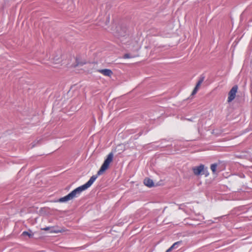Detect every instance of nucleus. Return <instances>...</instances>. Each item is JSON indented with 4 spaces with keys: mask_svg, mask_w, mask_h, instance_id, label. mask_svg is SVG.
<instances>
[{
    "mask_svg": "<svg viewBox=\"0 0 252 252\" xmlns=\"http://www.w3.org/2000/svg\"><path fill=\"white\" fill-rule=\"evenodd\" d=\"M182 241L175 242L166 251V252H170L173 249H177L178 246L182 244Z\"/></svg>",
    "mask_w": 252,
    "mask_h": 252,
    "instance_id": "obj_6",
    "label": "nucleus"
},
{
    "mask_svg": "<svg viewBox=\"0 0 252 252\" xmlns=\"http://www.w3.org/2000/svg\"><path fill=\"white\" fill-rule=\"evenodd\" d=\"M84 63H80L81 65H83Z\"/></svg>",
    "mask_w": 252,
    "mask_h": 252,
    "instance_id": "obj_17",
    "label": "nucleus"
},
{
    "mask_svg": "<svg viewBox=\"0 0 252 252\" xmlns=\"http://www.w3.org/2000/svg\"><path fill=\"white\" fill-rule=\"evenodd\" d=\"M144 184L145 186L150 188L153 187L154 185L153 180L149 178H145L144 180Z\"/></svg>",
    "mask_w": 252,
    "mask_h": 252,
    "instance_id": "obj_7",
    "label": "nucleus"
},
{
    "mask_svg": "<svg viewBox=\"0 0 252 252\" xmlns=\"http://www.w3.org/2000/svg\"><path fill=\"white\" fill-rule=\"evenodd\" d=\"M120 36H124V33H122L120 35Z\"/></svg>",
    "mask_w": 252,
    "mask_h": 252,
    "instance_id": "obj_15",
    "label": "nucleus"
},
{
    "mask_svg": "<svg viewBox=\"0 0 252 252\" xmlns=\"http://www.w3.org/2000/svg\"><path fill=\"white\" fill-rule=\"evenodd\" d=\"M54 232H56V233H58V232H60V231H54Z\"/></svg>",
    "mask_w": 252,
    "mask_h": 252,
    "instance_id": "obj_14",
    "label": "nucleus"
},
{
    "mask_svg": "<svg viewBox=\"0 0 252 252\" xmlns=\"http://www.w3.org/2000/svg\"><path fill=\"white\" fill-rule=\"evenodd\" d=\"M198 89L197 87H195L194 89H193L192 92V94H191L192 95H194L196 93H197V91L198 90Z\"/></svg>",
    "mask_w": 252,
    "mask_h": 252,
    "instance_id": "obj_12",
    "label": "nucleus"
},
{
    "mask_svg": "<svg viewBox=\"0 0 252 252\" xmlns=\"http://www.w3.org/2000/svg\"><path fill=\"white\" fill-rule=\"evenodd\" d=\"M114 155L112 152L110 153L107 158L105 159L103 163L101 165L100 169L98 171L97 176L101 175L105 170H106L109 166L110 163L113 161Z\"/></svg>",
    "mask_w": 252,
    "mask_h": 252,
    "instance_id": "obj_2",
    "label": "nucleus"
},
{
    "mask_svg": "<svg viewBox=\"0 0 252 252\" xmlns=\"http://www.w3.org/2000/svg\"><path fill=\"white\" fill-rule=\"evenodd\" d=\"M99 72L106 76H111L113 74L111 70L109 69H103L99 70Z\"/></svg>",
    "mask_w": 252,
    "mask_h": 252,
    "instance_id": "obj_5",
    "label": "nucleus"
},
{
    "mask_svg": "<svg viewBox=\"0 0 252 252\" xmlns=\"http://www.w3.org/2000/svg\"><path fill=\"white\" fill-rule=\"evenodd\" d=\"M50 229V227H46L44 228H42L41 229L45 231L49 230Z\"/></svg>",
    "mask_w": 252,
    "mask_h": 252,
    "instance_id": "obj_13",
    "label": "nucleus"
},
{
    "mask_svg": "<svg viewBox=\"0 0 252 252\" xmlns=\"http://www.w3.org/2000/svg\"><path fill=\"white\" fill-rule=\"evenodd\" d=\"M192 170L194 174L196 176L205 175V176H208L209 174L207 167H205L204 165L202 164L199 166L192 167Z\"/></svg>",
    "mask_w": 252,
    "mask_h": 252,
    "instance_id": "obj_3",
    "label": "nucleus"
},
{
    "mask_svg": "<svg viewBox=\"0 0 252 252\" xmlns=\"http://www.w3.org/2000/svg\"><path fill=\"white\" fill-rule=\"evenodd\" d=\"M116 36H118V33H116Z\"/></svg>",
    "mask_w": 252,
    "mask_h": 252,
    "instance_id": "obj_18",
    "label": "nucleus"
},
{
    "mask_svg": "<svg viewBox=\"0 0 252 252\" xmlns=\"http://www.w3.org/2000/svg\"><path fill=\"white\" fill-rule=\"evenodd\" d=\"M204 80V77L201 76L199 80L197 83L195 87H197V88H198L200 87V86L201 85V84L202 83V82H203Z\"/></svg>",
    "mask_w": 252,
    "mask_h": 252,
    "instance_id": "obj_9",
    "label": "nucleus"
},
{
    "mask_svg": "<svg viewBox=\"0 0 252 252\" xmlns=\"http://www.w3.org/2000/svg\"><path fill=\"white\" fill-rule=\"evenodd\" d=\"M79 64H80V63H77L76 65H79Z\"/></svg>",
    "mask_w": 252,
    "mask_h": 252,
    "instance_id": "obj_16",
    "label": "nucleus"
},
{
    "mask_svg": "<svg viewBox=\"0 0 252 252\" xmlns=\"http://www.w3.org/2000/svg\"><path fill=\"white\" fill-rule=\"evenodd\" d=\"M132 58V56L130 55L129 54H126L124 56V58L125 59H128Z\"/></svg>",
    "mask_w": 252,
    "mask_h": 252,
    "instance_id": "obj_11",
    "label": "nucleus"
},
{
    "mask_svg": "<svg viewBox=\"0 0 252 252\" xmlns=\"http://www.w3.org/2000/svg\"><path fill=\"white\" fill-rule=\"evenodd\" d=\"M238 87L237 85L234 86L228 93V96L227 102H231L236 97V93L237 92Z\"/></svg>",
    "mask_w": 252,
    "mask_h": 252,
    "instance_id": "obj_4",
    "label": "nucleus"
},
{
    "mask_svg": "<svg viewBox=\"0 0 252 252\" xmlns=\"http://www.w3.org/2000/svg\"><path fill=\"white\" fill-rule=\"evenodd\" d=\"M22 235H24V236H25V235H27L29 237H31L32 236V235L31 234L29 233L27 231H24L22 233Z\"/></svg>",
    "mask_w": 252,
    "mask_h": 252,
    "instance_id": "obj_10",
    "label": "nucleus"
},
{
    "mask_svg": "<svg viewBox=\"0 0 252 252\" xmlns=\"http://www.w3.org/2000/svg\"><path fill=\"white\" fill-rule=\"evenodd\" d=\"M97 178V175L92 176L86 184L77 188L67 195L60 198L59 200V201L60 202H66L78 197L82 191L90 187Z\"/></svg>",
    "mask_w": 252,
    "mask_h": 252,
    "instance_id": "obj_1",
    "label": "nucleus"
},
{
    "mask_svg": "<svg viewBox=\"0 0 252 252\" xmlns=\"http://www.w3.org/2000/svg\"><path fill=\"white\" fill-rule=\"evenodd\" d=\"M217 166L218 164L217 163H214L211 165L210 168L214 174L216 173Z\"/></svg>",
    "mask_w": 252,
    "mask_h": 252,
    "instance_id": "obj_8",
    "label": "nucleus"
}]
</instances>
